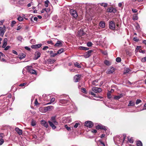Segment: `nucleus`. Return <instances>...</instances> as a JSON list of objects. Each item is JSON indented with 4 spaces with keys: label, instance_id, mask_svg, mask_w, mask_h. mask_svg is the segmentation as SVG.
<instances>
[{
    "label": "nucleus",
    "instance_id": "nucleus-1",
    "mask_svg": "<svg viewBox=\"0 0 146 146\" xmlns=\"http://www.w3.org/2000/svg\"><path fill=\"white\" fill-rule=\"evenodd\" d=\"M65 97V98L59 100V101L60 103L62 104H66L67 103L68 100L66 98L69 97L67 95L65 94H63L62 96H61V98Z\"/></svg>",
    "mask_w": 146,
    "mask_h": 146
},
{
    "label": "nucleus",
    "instance_id": "nucleus-2",
    "mask_svg": "<svg viewBox=\"0 0 146 146\" xmlns=\"http://www.w3.org/2000/svg\"><path fill=\"white\" fill-rule=\"evenodd\" d=\"M70 13L71 15L75 19H76L78 17V13L75 10L71 9L70 10Z\"/></svg>",
    "mask_w": 146,
    "mask_h": 146
},
{
    "label": "nucleus",
    "instance_id": "nucleus-3",
    "mask_svg": "<svg viewBox=\"0 0 146 146\" xmlns=\"http://www.w3.org/2000/svg\"><path fill=\"white\" fill-rule=\"evenodd\" d=\"M96 128L97 129H103L106 131H106H107L108 130L107 129V127L101 124L98 125L96 126Z\"/></svg>",
    "mask_w": 146,
    "mask_h": 146
},
{
    "label": "nucleus",
    "instance_id": "nucleus-4",
    "mask_svg": "<svg viewBox=\"0 0 146 146\" xmlns=\"http://www.w3.org/2000/svg\"><path fill=\"white\" fill-rule=\"evenodd\" d=\"M115 27V23L112 21H111L109 23V28L111 30H114Z\"/></svg>",
    "mask_w": 146,
    "mask_h": 146
},
{
    "label": "nucleus",
    "instance_id": "nucleus-5",
    "mask_svg": "<svg viewBox=\"0 0 146 146\" xmlns=\"http://www.w3.org/2000/svg\"><path fill=\"white\" fill-rule=\"evenodd\" d=\"M5 27L4 25L0 27V35L3 36L5 32Z\"/></svg>",
    "mask_w": 146,
    "mask_h": 146
},
{
    "label": "nucleus",
    "instance_id": "nucleus-6",
    "mask_svg": "<svg viewBox=\"0 0 146 146\" xmlns=\"http://www.w3.org/2000/svg\"><path fill=\"white\" fill-rule=\"evenodd\" d=\"M93 52L92 50H90L85 53L84 54V56L86 58H89L91 55V53Z\"/></svg>",
    "mask_w": 146,
    "mask_h": 146
},
{
    "label": "nucleus",
    "instance_id": "nucleus-7",
    "mask_svg": "<svg viewBox=\"0 0 146 146\" xmlns=\"http://www.w3.org/2000/svg\"><path fill=\"white\" fill-rule=\"evenodd\" d=\"M93 125V123L90 121H87L85 122V125L87 127L91 128Z\"/></svg>",
    "mask_w": 146,
    "mask_h": 146
},
{
    "label": "nucleus",
    "instance_id": "nucleus-8",
    "mask_svg": "<svg viewBox=\"0 0 146 146\" xmlns=\"http://www.w3.org/2000/svg\"><path fill=\"white\" fill-rule=\"evenodd\" d=\"M92 90L96 93L100 92L102 91V90L100 88L96 87H93L92 89Z\"/></svg>",
    "mask_w": 146,
    "mask_h": 146
},
{
    "label": "nucleus",
    "instance_id": "nucleus-9",
    "mask_svg": "<svg viewBox=\"0 0 146 146\" xmlns=\"http://www.w3.org/2000/svg\"><path fill=\"white\" fill-rule=\"evenodd\" d=\"M28 70L29 72L32 74H36L35 70L32 69V67L31 66H28Z\"/></svg>",
    "mask_w": 146,
    "mask_h": 146
},
{
    "label": "nucleus",
    "instance_id": "nucleus-10",
    "mask_svg": "<svg viewBox=\"0 0 146 146\" xmlns=\"http://www.w3.org/2000/svg\"><path fill=\"white\" fill-rule=\"evenodd\" d=\"M56 115L52 117L50 119V121L53 123L54 124L57 125L58 124V122L56 121Z\"/></svg>",
    "mask_w": 146,
    "mask_h": 146
},
{
    "label": "nucleus",
    "instance_id": "nucleus-11",
    "mask_svg": "<svg viewBox=\"0 0 146 146\" xmlns=\"http://www.w3.org/2000/svg\"><path fill=\"white\" fill-rule=\"evenodd\" d=\"M63 119V122L64 123H69L71 121V119L70 117H67L64 118Z\"/></svg>",
    "mask_w": 146,
    "mask_h": 146
},
{
    "label": "nucleus",
    "instance_id": "nucleus-12",
    "mask_svg": "<svg viewBox=\"0 0 146 146\" xmlns=\"http://www.w3.org/2000/svg\"><path fill=\"white\" fill-rule=\"evenodd\" d=\"M108 12L110 13H115L117 11V10L115 8L111 7L107 9Z\"/></svg>",
    "mask_w": 146,
    "mask_h": 146
},
{
    "label": "nucleus",
    "instance_id": "nucleus-13",
    "mask_svg": "<svg viewBox=\"0 0 146 146\" xmlns=\"http://www.w3.org/2000/svg\"><path fill=\"white\" fill-rule=\"evenodd\" d=\"M115 71V68L113 67L111 68L110 69H108L107 71V74H110L113 73Z\"/></svg>",
    "mask_w": 146,
    "mask_h": 146
},
{
    "label": "nucleus",
    "instance_id": "nucleus-14",
    "mask_svg": "<svg viewBox=\"0 0 146 146\" xmlns=\"http://www.w3.org/2000/svg\"><path fill=\"white\" fill-rule=\"evenodd\" d=\"M41 124L44 126L45 127L47 128L48 126V124L44 120H42L40 122Z\"/></svg>",
    "mask_w": 146,
    "mask_h": 146
},
{
    "label": "nucleus",
    "instance_id": "nucleus-15",
    "mask_svg": "<svg viewBox=\"0 0 146 146\" xmlns=\"http://www.w3.org/2000/svg\"><path fill=\"white\" fill-rule=\"evenodd\" d=\"M80 77L81 75H77L75 76L74 78V81L75 82H78L80 79Z\"/></svg>",
    "mask_w": 146,
    "mask_h": 146
},
{
    "label": "nucleus",
    "instance_id": "nucleus-16",
    "mask_svg": "<svg viewBox=\"0 0 146 146\" xmlns=\"http://www.w3.org/2000/svg\"><path fill=\"white\" fill-rule=\"evenodd\" d=\"M62 43L61 41L58 40L56 43L54 45L56 47L61 46H62Z\"/></svg>",
    "mask_w": 146,
    "mask_h": 146
},
{
    "label": "nucleus",
    "instance_id": "nucleus-17",
    "mask_svg": "<svg viewBox=\"0 0 146 146\" xmlns=\"http://www.w3.org/2000/svg\"><path fill=\"white\" fill-rule=\"evenodd\" d=\"M41 55L40 53L38 51L36 52L35 54V59L36 60L38 59L40 56Z\"/></svg>",
    "mask_w": 146,
    "mask_h": 146
},
{
    "label": "nucleus",
    "instance_id": "nucleus-18",
    "mask_svg": "<svg viewBox=\"0 0 146 146\" xmlns=\"http://www.w3.org/2000/svg\"><path fill=\"white\" fill-rule=\"evenodd\" d=\"M48 122L50 126L53 129H54L56 128V127L55 125V124L52 122L50 121H48Z\"/></svg>",
    "mask_w": 146,
    "mask_h": 146
},
{
    "label": "nucleus",
    "instance_id": "nucleus-19",
    "mask_svg": "<svg viewBox=\"0 0 146 146\" xmlns=\"http://www.w3.org/2000/svg\"><path fill=\"white\" fill-rule=\"evenodd\" d=\"M42 45L41 44L33 45L31 46V47L32 48H40Z\"/></svg>",
    "mask_w": 146,
    "mask_h": 146
},
{
    "label": "nucleus",
    "instance_id": "nucleus-20",
    "mask_svg": "<svg viewBox=\"0 0 146 146\" xmlns=\"http://www.w3.org/2000/svg\"><path fill=\"white\" fill-rule=\"evenodd\" d=\"M15 131L19 135H21L22 134V130L21 129H19V128H15Z\"/></svg>",
    "mask_w": 146,
    "mask_h": 146
},
{
    "label": "nucleus",
    "instance_id": "nucleus-21",
    "mask_svg": "<svg viewBox=\"0 0 146 146\" xmlns=\"http://www.w3.org/2000/svg\"><path fill=\"white\" fill-rule=\"evenodd\" d=\"M26 55L24 53H22L18 55V58H19L20 59H22L25 58Z\"/></svg>",
    "mask_w": 146,
    "mask_h": 146
},
{
    "label": "nucleus",
    "instance_id": "nucleus-22",
    "mask_svg": "<svg viewBox=\"0 0 146 146\" xmlns=\"http://www.w3.org/2000/svg\"><path fill=\"white\" fill-rule=\"evenodd\" d=\"M7 38H5L4 39L3 42L2 47L5 48L7 44Z\"/></svg>",
    "mask_w": 146,
    "mask_h": 146
},
{
    "label": "nucleus",
    "instance_id": "nucleus-23",
    "mask_svg": "<svg viewBox=\"0 0 146 146\" xmlns=\"http://www.w3.org/2000/svg\"><path fill=\"white\" fill-rule=\"evenodd\" d=\"M123 96V94L122 93H121L118 96H115L114 97V98L115 99L117 100L122 98Z\"/></svg>",
    "mask_w": 146,
    "mask_h": 146
},
{
    "label": "nucleus",
    "instance_id": "nucleus-24",
    "mask_svg": "<svg viewBox=\"0 0 146 146\" xmlns=\"http://www.w3.org/2000/svg\"><path fill=\"white\" fill-rule=\"evenodd\" d=\"M53 109V107L52 106H49L45 107L44 110L46 111H49L52 110Z\"/></svg>",
    "mask_w": 146,
    "mask_h": 146
},
{
    "label": "nucleus",
    "instance_id": "nucleus-25",
    "mask_svg": "<svg viewBox=\"0 0 146 146\" xmlns=\"http://www.w3.org/2000/svg\"><path fill=\"white\" fill-rule=\"evenodd\" d=\"M135 105V102L133 100H130L129 102V103L128 105V106H133Z\"/></svg>",
    "mask_w": 146,
    "mask_h": 146
},
{
    "label": "nucleus",
    "instance_id": "nucleus-26",
    "mask_svg": "<svg viewBox=\"0 0 146 146\" xmlns=\"http://www.w3.org/2000/svg\"><path fill=\"white\" fill-rule=\"evenodd\" d=\"M64 51V49L63 48H61L59 49L58 51H57V53H56V54H54V56H56L58 54H60L62 52H63Z\"/></svg>",
    "mask_w": 146,
    "mask_h": 146
},
{
    "label": "nucleus",
    "instance_id": "nucleus-27",
    "mask_svg": "<svg viewBox=\"0 0 146 146\" xmlns=\"http://www.w3.org/2000/svg\"><path fill=\"white\" fill-rule=\"evenodd\" d=\"M99 25L101 27L104 28L105 27V23L103 21H101Z\"/></svg>",
    "mask_w": 146,
    "mask_h": 146
},
{
    "label": "nucleus",
    "instance_id": "nucleus-28",
    "mask_svg": "<svg viewBox=\"0 0 146 146\" xmlns=\"http://www.w3.org/2000/svg\"><path fill=\"white\" fill-rule=\"evenodd\" d=\"M79 49L80 50H87L89 49V48L87 47L81 46L79 48Z\"/></svg>",
    "mask_w": 146,
    "mask_h": 146
},
{
    "label": "nucleus",
    "instance_id": "nucleus-29",
    "mask_svg": "<svg viewBox=\"0 0 146 146\" xmlns=\"http://www.w3.org/2000/svg\"><path fill=\"white\" fill-rule=\"evenodd\" d=\"M64 127L68 131H71L72 128V127H68V125H64Z\"/></svg>",
    "mask_w": 146,
    "mask_h": 146
},
{
    "label": "nucleus",
    "instance_id": "nucleus-30",
    "mask_svg": "<svg viewBox=\"0 0 146 146\" xmlns=\"http://www.w3.org/2000/svg\"><path fill=\"white\" fill-rule=\"evenodd\" d=\"M136 144L137 146H143L142 143L140 141H137Z\"/></svg>",
    "mask_w": 146,
    "mask_h": 146
},
{
    "label": "nucleus",
    "instance_id": "nucleus-31",
    "mask_svg": "<svg viewBox=\"0 0 146 146\" xmlns=\"http://www.w3.org/2000/svg\"><path fill=\"white\" fill-rule=\"evenodd\" d=\"M17 39L18 40L21 42H22V40H23V38L21 36H17Z\"/></svg>",
    "mask_w": 146,
    "mask_h": 146
},
{
    "label": "nucleus",
    "instance_id": "nucleus-32",
    "mask_svg": "<svg viewBox=\"0 0 146 146\" xmlns=\"http://www.w3.org/2000/svg\"><path fill=\"white\" fill-rule=\"evenodd\" d=\"M104 63L105 64L108 66H110L111 64L110 62L107 60H105Z\"/></svg>",
    "mask_w": 146,
    "mask_h": 146
},
{
    "label": "nucleus",
    "instance_id": "nucleus-33",
    "mask_svg": "<svg viewBox=\"0 0 146 146\" xmlns=\"http://www.w3.org/2000/svg\"><path fill=\"white\" fill-rule=\"evenodd\" d=\"M101 6L104 7H107L108 6V4L106 3H100Z\"/></svg>",
    "mask_w": 146,
    "mask_h": 146
},
{
    "label": "nucleus",
    "instance_id": "nucleus-34",
    "mask_svg": "<svg viewBox=\"0 0 146 146\" xmlns=\"http://www.w3.org/2000/svg\"><path fill=\"white\" fill-rule=\"evenodd\" d=\"M49 53L50 54V57H54L55 56H54V54H56V53H53L52 51H49Z\"/></svg>",
    "mask_w": 146,
    "mask_h": 146
},
{
    "label": "nucleus",
    "instance_id": "nucleus-35",
    "mask_svg": "<svg viewBox=\"0 0 146 146\" xmlns=\"http://www.w3.org/2000/svg\"><path fill=\"white\" fill-rule=\"evenodd\" d=\"M74 66H75L77 67L78 68H80L81 66L80 65L79 63L78 62H76L74 64Z\"/></svg>",
    "mask_w": 146,
    "mask_h": 146
},
{
    "label": "nucleus",
    "instance_id": "nucleus-36",
    "mask_svg": "<svg viewBox=\"0 0 146 146\" xmlns=\"http://www.w3.org/2000/svg\"><path fill=\"white\" fill-rule=\"evenodd\" d=\"M127 138H128V141H129V143H133V140L132 138H131L129 139V137H127Z\"/></svg>",
    "mask_w": 146,
    "mask_h": 146
},
{
    "label": "nucleus",
    "instance_id": "nucleus-37",
    "mask_svg": "<svg viewBox=\"0 0 146 146\" xmlns=\"http://www.w3.org/2000/svg\"><path fill=\"white\" fill-rule=\"evenodd\" d=\"M17 19L19 21H21L23 20V17H22L19 16V17H18Z\"/></svg>",
    "mask_w": 146,
    "mask_h": 146
},
{
    "label": "nucleus",
    "instance_id": "nucleus-38",
    "mask_svg": "<svg viewBox=\"0 0 146 146\" xmlns=\"http://www.w3.org/2000/svg\"><path fill=\"white\" fill-rule=\"evenodd\" d=\"M116 61L118 62H119L121 61V59L120 58L118 57L116 58Z\"/></svg>",
    "mask_w": 146,
    "mask_h": 146
},
{
    "label": "nucleus",
    "instance_id": "nucleus-39",
    "mask_svg": "<svg viewBox=\"0 0 146 146\" xmlns=\"http://www.w3.org/2000/svg\"><path fill=\"white\" fill-rule=\"evenodd\" d=\"M16 22L15 21H13L11 22V26L12 27H13L14 25L16 23Z\"/></svg>",
    "mask_w": 146,
    "mask_h": 146
},
{
    "label": "nucleus",
    "instance_id": "nucleus-40",
    "mask_svg": "<svg viewBox=\"0 0 146 146\" xmlns=\"http://www.w3.org/2000/svg\"><path fill=\"white\" fill-rule=\"evenodd\" d=\"M48 61L51 63H53L55 62V60L54 59H50Z\"/></svg>",
    "mask_w": 146,
    "mask_h": 146
},
{
    "label": "nucleus",
    "instance_id": "nucleus-41",
    "mask_svg": "<svg viewBox=\"0 0 146 146\" xmlns=\"http://www.w3.org/2000/svg\"><path fill=\"white\" fill-rule=\"evenodd\" d=\"M87 45L89 47H90L92 46V43L91 42H88L87 44Z\"/></svg>",
    "mask_w": 146,
    "mask_h": 146
},
{
    "label": "nucleus",
    "instance_id": "nucleus-42",
    "mask_svg": "<svg viewBox=\"0 0 146 146\" xmlns=\"http://www.w3.org/2000/svg\"><path fill=\"white\" fill-rule=\"evenodd\" d=\"M55 100V99L54 98H52L50 100V102L48 103L47 104H51V103L53 102Z\"/></svg>",
    "mask_w": 146,
    "mask_h": 146
},
{
    "label": "nucleus",
    "instance_id": "nucleus-43",
    "mask_svg": "<svg viewBox=\"0 0 146 146\" xmlns=\"http://www.w3.org/2000/svg\"><path fill=\"white\" fill-rule=\"evenodd\" d=\"M49 2L48 0H47L45 2V6L46 7H47L48 6V3Z\"/></svg>",
    "mask_w": 146,
    "mask_h": 146
},
{
    "label": "nucleus",
    "instance_id": "nucleus-44",
    "mask_svg": "<svg viewBox=\"0 0 146 146\" xmlns=\"http://www.w3.org/2000/svg\"><path fill=\"white\" fill-rule=\"evenodd\" d=\"M58 17L57 15L54 16L52 18V20L54 21H55L57 18Z\"/></svg>",
    "mask_w": 146,
    "mask_h": 146
},
{
    "label": "nucleus",
    "instance_id": "nucleus-45",
    "mask_svg": "<svg viewBox=\"0 0 146 146\" xmlns=\"http://www.w3.org/2000/svg\"><path fill=\"white\" fill-rule=\"evenodd\" d=\"M141 102V101L140 99H137L136 100V104H138Z\"/></svg>",
    "mask_w": 146,
    "mask_h": 146
},
{
    "label": "nucleus",
    "instance_id": "nucleus-46",
    "mask_svg": "<svg viewBox=\"0 0 146 146\" xmlns=\"http://www.w3.org/2000/svg\"><path fill=\"white\" fill-rule=\"evenodd\" d=\"M107 96L108 98L110 99L111 98V93L109 92H108L107 94Z\"/></svg>",
    "mask_w": 146,
    "mask_h": 146
},
{
    "label": "nucleus",
    "instance_id": "nucleus-47",
    "mask_svg": "<svg viewBox=\"0 0 146 146\" xmlns=\"http://www.w3.org/2000/svg\"><path fill=\"white\" fill-rule=\"evenodd\" d=\"M133 40L134 41L136 42H138L139 41V39L137 38L136 37H134Z\"/></svg>",
    "mask_w": 146,
    "mask_h": 146
},
{
    "label": "nucleus",
    "instance_id": "nucleus-48",
    "mask_svg": "<svg viewBox=\"0 0 146 146\" xmlns=\"http://www.w3.org/2000/svg\"><path fill=\"white\" fill-rule=\"evenodd\" d=\"M79 125L80 123H76L74 125V127L75 128H77L78 126V125Z\"/></svg>",
    "mask_w": 146,
    "mask_h": 146
},
{
    "label": "nucleus",
    "instance_id": "nucleus-49",
    "mask_svg": "<svg viewBox=\"0 0 146 146\" xmlns=\"http://www.w3.org/2000/svg\"><path fill=\"white\" fill-rule=\"evenodd\" d=\"M82 92L85 93H86V89L84 88H81Z\"/></svg>",
    "mask_w": 146,
    "mask_h": 146
},
{
    "label": "nucleus",
    "instance_id": "nucleus-50",
    "mask_svg": "<svg viewBox=\"0 0 146 146\" xmlns=\"http://www.w3.org/2000/svg\"><path fill=\"white\" fill-rule=\"evenodd\" d=\"M27 83H23L21 84H19V86H24L26 85L27 84Z\"/></svg>",
    "mask_w": 146,
    "mask_h": 146
},
{
    "label": "nucleus",
    "instance_id": "nucleus-51",
    "mask_svg": "<svg viewBox=\"0 0 146 146\" xmlns=\"http://www.w3.org/2000/svg\"><path fill=\"white\" fill-rule=\"evenodd\" d=\"M146 61V57L142 58L141 59V61L142 62H145Z\"/></svg>",
    "mask_w": 146,
    "mask_h": 146
},
{
    "label": "nucleus",
    "instance_id": "nucleus-52",
    "mask_svg": "<svg viewBox=\"0 0 146 146\" xmlns=\"http://www.w3.org/2000/svg\"><path fill=\"white\" fill-rule=\"evenodd\" d=\"M139 52H140L142 53H145V50H142L141 49H140L139 50Z\"/></svg>",
    "mask_w": 146,
    "mask_h": 146
},
{
    "label": "nucleus",
    "instance_id": "nucleus-53",
    "mask_svg": "<svg viewBox=\"0 0 146 146\" xmlns=\"http://www.w3.org/2000/svg\"><path fill=\"white\" fill-rule=\"evenodd\" d=\"M4 140L3 139H0V145H2L4 143Z\"/></svg>",
    "mask_w": 146,
    "mask_h": 146
},
{
    "label": "nucleus",
    "instance_id": "nucleus-54",
    "mask_svg": "<svg viewBox=\"0 0 146 146\" xmlns=\"http://www.w3.org/2000/svg\"><path fill=\"white\" fill-rule=\"evenodd\" d=\"M140 46H137V47H136V50H135V51L137 52L138 50H139L140 49L139 48H140Z\"/></svg>",
    "mask_w": 146,
    "mask_h": 146
},
{
    "label": "nucleus",
    "instance_id": "nucleus-55",
    "mask_svg": "<svg viewBox=\"0 0 146 146\" xmlns=\"http://www.w3.org/2000/svg\"><path fill=\"white\" fill-rule=\"evenodd\" d=\"M25 48L27 50L30 51L31 50V48L28 46H26L25 47Z\"/></svg>",
    "mask_w": 146,
    "mask_h": 146
},
{
    "label": "nucleus",
    "instance_id": "nucleus-56",
    "mask_svg": "<svg viewBox=\"0 0 146 146\" xmlns=\"http://www.w3.org/2000/svg\"><path fill=\"white\" fill-rule=\"evenodd\" d=\"M5 21L4 20H2L0 21V25H3V23Z\"/></svg>",
    "mask_w": 146,
    "mask_h": 146
},
{
    "label": "nucleus",
    "instance_id": "nucleus-57",
    "mask_svg": "<svg viewBox=\"0 0 146 146\" xmlns=\"http://www.w3.org/2000/svg\"><path fill=\"white\" fill-rule=\"evenodd\" d=\"M132 12L134 13H136L137 11V10L136 9H132Z\"/></svg>",
    "mask_w": 146,
    "mask_h": 146
},
{
    "label": "nucleus",
    "instance_id": "nucleus-58",
    "mask_svg": "<svg viewBox=\"0 0 146 146\" xmlns=\"http://www.w3.org/2000/svg\"><path fill=\"white\" fill-rule=\"evenodd\" d=\"M47 43L48 44H53V42L52 40L48 41H47Z\"/></svg>",
    "mask_w": 146,
    "mask_h": 146
},
{
    "label": "nucleus",
    "instance_id": "nucleus-59",
    "mask_svg": "<svg viewBox=\"0 0 146 146\" xmlns=\"http://www.w3.org/2000/svg\"><path fill=\"white\" fill-rule=\"evenodd\" d=\"M90 94L91 95L94 96V97H98L96 96V95L95 94H94L93 92H90Z\"/></svg>",
    "mask_w": 146,
    "mask_h": 146
},
{
    "label": "nucleus",
    "instance_id": "nucleus-60",
    "mask_svg": "<svg viewBox=\"0 0 146 146\" xmlns=\"http://www.w3.org/2000/svg\"><path fill=\"white\" fill-rule=\"evenodd\" d=\"M31 125L33 126H34L36 125V123L35 122L33 121H32L31 123Z\"/></svg>",
    "mask_w": 146,
    "mask_h": 146
},
{
    "label": "nucleus",
    "instance_id": "nucleus-61",
    "mask_svg": "<svg viewBox=\"0 0 146 146\" xmlns=\"http://www.w3.org/2000/svg\"><path fill=\"white\" fill-rule=\"evenodd\" d=\"M146 110V103L144 105L143 109L141 110Z\"/></svg>",
    "mask_w": 146,
    "mask_h": 146
},
{
    "label": "nucleus",
    "instance_id": "nucleus-62",
    "mask_svg": "<svg viewBox=\"0 0 146 146\" xmlns=\"http://www.w3.org/2000/svg\"><path fill=\"white\" fill-rule=\"evenodd\" d=\"M35 105L36 106L38 105V102L37 100L36 99L35 100Z\"/></svg>",
    "mask_w": 146,
    "mask_h": 146
},
{
    "label": "nucleus",
    "instance_id": "nucleus-63",
    "mask_svg": "<svg viewBox=\"0 0 146 146\" xmlns=\"http://www.w3.org/2000/svg\"><path fill=\"white\" fill-rule=\"evenodd\" d=\"M48 48V46H45L43 48V50H46V49H47Z\"/></svg>",
    "mask_w": 146,
    "mask_h": 146
},
{
    "label": "nucleus",
    "instance_id": "nucleus-64",
    "mask_svg": "<svg viewBox=\"0 0 146 146\" xmlns=\"http://www.w3.org/2000/svg\"><path fill=\"white\" fill-rule=\"evenodd\" d=\"M91 132L93 133H96L97 132V131L96 129L92 130Z\"/></svg>",
    "mask_w": 146,
    "mask_h": 146
}]
</instances>
